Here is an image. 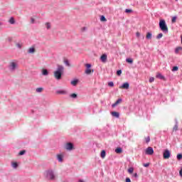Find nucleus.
<instances>
[{"label": "nucleus", "mask_w": 182, "mask_h": 182, "mask_svg": "<svg viewBox=\"0 0 182 182\" xmlns=\"http://www.w3.org/2000/svg\"><path fill=\"white\" fill-rule=\"evenodd\" d=\"M65 70V68L63 65H58L57 69L53 73V76L56 80H60L62 79V75H63V72Z\"/></svg>", "instance_id": "f257e3e1"}, {"label": "nucleus", "mask_w": 182, "mask_h": 182, "mask_svg": "<svg viewBox=\"0 0 182 182\" xmlns=\"http://www.w3.org/2000/svg\"><path fill=\"white\" fill-rule=\"evenodd\" d=\"M44 176L48 180H55L56 176H55V172L52 169H48L44 172Z\"/></svg>", "instance_id": "f03ea898"}, {"label": "nucleus", "mask_w": 182, "mask_h": 182, "mask_svg": "<svg viewBox=\"0 0 182 182\" xmlns=\"http://www.w3.org/2000/svg\"><path fill=\"white\" fill-rule=\"evenodd\" d=\"M159 28L162 32L167 33L168 32V27H167V24H166L165 20L159 21Z\"/></svg>", "instance_id": "7ed1b4c3"}, {"label": "nucleus", "mask_w": 182, "mask_h": 182, "mask_svg": "<svg viewBox=\"0 0 182 182\" xmlns=\"http://www.w3.org/2000/svg\"><path fill=\"white\" fill-rule=\"evenodd\" d=\"M18 69V63L15 62H11L9 65V70L10 72H15Z\"/></svg>", "instance_id": "20e7f679"}, {"label": "nucleus", "mask_w": 182, "mask_h": 182, "mask_svg": "<svg viewBox=\"0 0 182 182\" xmlns=\"http://www.w3.org/2000/svg\"><path fill=\"white\" fill-rule=\"evenodd\" d=\"M85 67H86V70L85 71V73L86 75H91L92 73H93L94 70H92V65L91 64H89V63H87L85 64Z\"/></svg>", "instance_id": "39448f33"}, {"label": "nucleus", "mask_w": 182, "mask_h": 182, "mask_svg": "<svg viewBox=\"0 0 182 182\" xmlns=\"http://www.w3.org/2000/svg\"><path fill=\"white\" fill-rule=\"evenodd\" d=\"M63 157H65V154L63 152L60 154H58L56 155V159L58 161V163H63Z\"/></svg>", "instance_id": "423d86ee"}, {"label": "nucleus", "mask_w": 182, "mask_h": 182, "mask_svg": "<svg viewBox=\"0 0 182 182\" xmlns=\"http://www.w3.org/2000/svg\"><path fill=\"white\" fill-rule=\"evenodd\" d=\"M146 154H148L149 156H152V154H154V150H153V148L151 146H149L146 151Z\"/></svg>", "instance_id": "0eeeda50"}, {"label": "nucleus", "mask_w": 182, "mask_h": 182, "mask_svg": "<svg viewBox=\"0 0 182 182\" xmlns=\"http://www.w3.org/2000/svg\"><path fill=\"white\" fill-rule=\"evenodd\" d=\"M36 53V48H35V46H31L27 50V53L29 55H33V53Z\"/></svg>", "instance_id": "6e6552de"}, {"label": "nucleus", "mask_w": 182, "mask_h": 182, "mask_svg": "<svg viewBox=\"0 0 182 182\" xmlns=\"http://www.w3.org/2000/svg\"><path fill=\"white\" fill-rule=\"evenodd\" d=\"M170 154H171L170 151H168V149H166L164 151V154H163L164 159H170Z\"/></svg>", "instance_id": "1a4fd4ad"}, {"label": "nucleus", "mask_w": 182, "mask_h": 182, "mask_svg": "<svg viewBox=\"0 0 182 182\" xmlns=\"http://www.w3.org/2000/svg\"><path fill=\"white\" fill-rule=\"evenodd\" d=\"M42 76H49V71L46 68H43L41 70Z\"/></svg>", "instance_id": "9d476101"}, {"label": "nucleus", "mask_w": 182, "mask_h": 182, "mask_svg": "<svg viewBox=\"0 0 182 182\" xmlns=\"http://www.w3.org/2000/svg\"><path fill=\"white\" fill-rule=\"evenodd\" d=\"M57 95H68V91L65 90H59L56 91Z\"/></svg>", "instance_id": "9b49d317"}, {"label": "nucleus", "mask_w": 182, "mask_h": 182, "mask_svg": "<svg viewBox=\"0 0 182 182\" xmlns=\"http://www.w3.org/2000/svg\"><path fill=\"white\" fill-rule=\"evenodd\" d=\"M9 23H10V25H15V23H16V21H15V18L14 17H11L9 21H8Z\"/></svg>", "instance_id": "f8f14e48"}, {"label": "nucleus", "mask_w": 182, "mask_h": 182, "mask_svg": "<svg viewBox=\"0 0 182 182\" xmlns=\"http://www.w3.org/2000/svg\"><path fill=\"white\" fill-rule=\"evenodd\" d=\"M100 59L103 63H106V61L107 60V55L103 54L101 57Z\"/></svg>", "instance_id": "ddd939ff"}, {"label": "nucleus", "mask_w": 182, "mask_h": 182, "mask_svg": "<svg viewBox=\"0 0 182 182\" xmlns=\"http://www.w3.org/2000/svg\"><path fill=\"white\" fill-rule=\"evenodd\" d=\"M156 77H157L158 79H161V80H166V77H164V76H163V75H161L160 73H158L156 74Z\"/></svg>", "instance_id": "4468645a"}, {"label": "nucleus", "mask_w": 182, "mask_h": 182, "mask_svg": "<svg viewBox=\"0 0 182 182\" xmlns=\"http://www.w3.org/2000/svg\"><path fill=\"white\" fill-rule=\"evenodd\" d=\"M111 114L112 116H113V117H117V119H119V117H120V114H119V112H112Z\"/></svg>", "instance_id": "2eb2a0df"}, {"label": "nucleus", "mask_w": 182, "mask_h": 182, "mask_svg": "<svg viewBox=\"0 0 182 182\" xmlns=\"http://www.w3.org/2000/svg\"><path fill=\"white\" fill-rule=\"evenodd\" d=\"M120 89H129V82H125L119 87Z\"/></svg>", "instance_id": "dca6fc26"}, {"label": "nucleus", "mask_w": 182, "mask_h": 182, "mask_svg": "<svg viewBox=\"0 0 182 182\" xmlns=\"http://www.w3.org/2000/svg\"><path fill=\"white\" fill-rule=\"evenodd\" d=\"M115 152L117 154H120L121 153H123V149H122L121 147H118L115 149Z\"/></svg>", "instance_id": "f3484780"}, {"label": "nucleus", "mask_w": 182, "mask_h": 182, "mask_svg": "<svg viewBox=\"0 0 182 182\" xmlns=\"http://www.w3.org/2000/svg\"><path fill=\"white\" fill-rule=\"evenodd\" d=\"M36 93H42L43 92V87H38L36 89Z\"/></svg>", "instance_id": "a211bd4d"}, {"label": "nucleus", "mask_w": 182, "mask_h": 182, "mask_svg": "<svg viewBox=\"0 0 182 182\" xmlns=\"http://www.w3.org/2000/svg\"><path fill=\"white\" fill-rule=\"evenodd\" d=\"M100 156H101L102 159H105V157H106V151L102 150V151H101Z\"/></svg>", "instance_id": "6ab92c4d"}, {"label": "nucleus", "mask_w": 182, "mask_h": 182, "mask_svg": "<svg viewBox=\"0 0 182 182\" xmlns=\"http://www.w3.org/2000/svg\"><path fill=\"white\" fill-rule=\"evenodd\" d=\"M11 166L13 167V168H18V163L12 162L11 163Z\"/></svg>", "instance_id": "aec40b11"}, {"label": "nucleus", "mask_w": 182, "mask_h": 182, "mask_svg": "<svg viewBox=\"0 0 182 182\" xmlns=\"http://www.w3.org/2000/svg\"><path fill=\"white\" fill-rule=\"evenodd\" d=\"M78 82H79V80H74L71 81V85H73V86H76V85H77Z\"/></svg>", "instance_id": "412c9836"}, {"label": "nucleus", "mask_w": 182, "mask_h": 182, "mask_svg": "<svg viewBox=\"0 0 182 182\" xmlns=\"http://www.w3.org/2000/svg\"><path fill=\"white\" fill-rule=\"evenodd\" d=\"M16 46L18 48V49H22V43H16Z\"/></svg>", "instance_id": "4be33fe9"}, {"label": "nucleus", "mask_w": 182, "mask_h": 182, "mask_svg": "<svg viewBox=\"0 0 182 182\" xmlns=\"http://www.w3.org/2000/svg\"><path fill=\"white\" fill-rule=\"evenodd\" d=\"M45 26H46V29H50V28H51V25H50V23H45Z\"/></svg>", "instance_id": "5701e85b"}, {"label": "nucleus", "mask_w": 182, "mask_h": 182, "mask_svg": "<svg viewBox=\"0 0 182 182\" xmlns=\"http://www.w3.org/2000/svg\"><path fill=\"white\" fill-rule=\"evenodd\" d=\"M75 149V147L73 146V144L69 143V151Z\"/></svg>", "instance_id": "b1692460"}, {"label": "nucleus", "mask_w": 182, "mask_h": 182, "mask_svg": "<svg viewBox=\"0 0 182 182\" xmlns=\"http://www.w3.org/2000/svg\"><path fill=\"white\" fill-rule=\"evenodd\" d=\"M133 171H134V168L133 167H131L128 169V173H129V174L133 173Z\"/></svg>", "instance_id": "393cba45"}, {"label": "nucleus", "mask_w": 182, "mask_h": 182, "mask_svg": "<svg viewBox=\"0 0 182 182\" xmlns=\"http://www.w3.org/2000/svg\"><path fill=\"white\" fill-rule=\"evenodd\" d=\"M63 147L65 150H69V142H67Z\"/></svg>", "instance_id": "a878e982"}, {"label": "nucleus", "mask_w": 182, "mask_h": 182, "mask_svg": "<svg viewBox=\"0 0 182 182\" xmlns=\"http://www.w3.org/2000/svg\"><path fill=\"white\" fill-rule=\"evenodd\" d=\"M100 21L102 22H106V21H107V20L106 19V17H105V16H102L100 18Z\"/></svg>", "instance_id": "bb28decb"}, {"label": "nucleus", "mask_w": 182, "mask_h": 182, "mask_svg": "<svg viewBox=\"0 0 182 182\" xmlns=\"http://www.w3.org/2000/svg\"><path fill=\"white\" fill-rule=\"evenodd\" d=\"M176 21H177V16H173L172 18L171 22L172 23H176Z\"/></svg>", "instance_id": "cd10ccee"}, {"label": "nucleus", "mask_w": 182, "mask_h": 182, "mask_svg": "<svg viewBox=\"0 0 182 182\" xmlns=\"http://www.w3.org/2000/svg\"><path fill=\"white\" fill-rule=\"evenodd\" d=\"M126 62H127V63H133V59L132 58H127L126 59Z\"/></svg>", "instance_id": "c85d7f7f"}, {"label": "nucleus", "mask_w": 182, "mask_h": 182, "mask_svg": "<svg viewBox=\"0 0 182 182\" xmlns=\"http://www.w3.org/2000/svg\"><path fill=\"white\" fill-rule=\"evenodd\" d=\"M146 39H151V33H146Z\"/></svg>", "instance_id": "c756f323"}, {"label": "nucleus", "mask_w": 182, "mask_h": 182, "mask_svg": "<svg viewBox=\"0 0 182 182\" xmlns=\"http://www.w3.org/2000/svg\"><path fill=\"white\" fill-rule=\"evenodd\" d=\"M182 50L181 47H178V48H176L175 53H178V52H180V50Z\"/></svg>", "instance_id": "7c9ffc66"}, {"label": "nucleus", "mask_w": 182, "mask_h": 182, "mask_svg": "<svg viewBox=\"0 0 182 182\" xmlns=\"http://www.w3.org/2000/svg\"><path fill=\"white\" fill-rule=\"evenodd\" d=\"M25 153H26V151H25V150L21 151L18 154V156H23V154H25Z\"/></svg>", "instance_id": "2f4dec72"}, {"label": "nucleus", "mask_w": 182, "mask_h": 182, "mask_svg": "<svg viewBox=\"0 0 182 182\" xmlns=\"http://www.w3.org/2000/svg\"><path fill=\"white\" fill-rule=\"evenodd\" d=\"M177 70H178V67L177 66L173 67L172 72H176Z\"/></svg>", "instance_id": "473e14b6"}, {"label": "nucleus", "mask_w": 182, "mask_h": 182, "mask_svg": "<svg viewBox=\"0 0 182 182\" xmlns=\"http://www.w3.org/2000/svg\"><path fill=\"white\" fill-rule=\"evenodd\" d=\"M70 97H73V99H76V97H77V95L75 93L71 94Z\"/></svg>", "instance_id": "72a5a7b5"}, {"label": "nucleus", "mask_w": 182, "mask_h": 182, "mask_svg": "<svg viewBox=\"0 0 182 182\" xmlns=\"http://www.w3.org/2000/svg\"><path fill=\"white\" fill-rule=\"evenodd\" d=\"M125 12L127 13V14H132V12H133V10H132V9H126L125 10Z\"/></svg>", "instance_id": "f704fd0d"}, {"label": "nucleus", "mask_w": 182, "mask_h": 182, "mask_svg": "<svg viewBox=\"0 0 182 182\" xmlns=\"http://www.w3.org/2000/svg\"><path fill=\"white\" fill-rule=\"evenodd\" d=\"M161 38H163V33H160L157 36L156 38L157 39H161Z\"/></svg>", "instance_id": "c9c22d12"}, {"label": "nucleus", "mask_w": 182, "mask_h": 182, "mask_svg": "<svg viewBox=\"0 0 182 182\" xmlns=\"http://www.w3.org/2000/svg\"><path fill=\"white\" fill-rule=\"evenodd\" d=\"M108 86H109V87H113V86H114V83H113V82H109L108 83Z\"/></svg>", "instance_id": "e433bc0d"}, {"label": "nucleus", "mask_w": 182, "mask_h": 182, "mask_svg": "<svg viewBox=\"0 0 182 182\" xmlns=\"http://www.w3.org/2000/svg\"><path fill=\"white\" fill-rule=\"evenodd\" d=\"M145 141H146V143H149L150 142V136H147L146 138H145Z\"/></svg>", "instance_id": "4c0bfd02"}, {"label": "nucleus", "mask_w": 182, "mask_h": 182, "mask_svg": "<svg viewBox=\"0 0 182 182\" xmlns=\"http://www.w3.org/2000/svg\"><path fill=\"white\" fill-rule=\"evenodd\" d=\"M181 159H182V154H178L177 155V159L178 160H181Z\"/></svg>", "instance_id": "58836bf2"}, {"label": "nucleus", "mask_w": 182, "mask_h": 182, "mask_svg": "<svg viewBox=\"0 0 182 182\" xmlns=\"http://www.w3.org/2000/svg\"><path fill=\"white\" fill-rule=\"evenodd\" d=\"M64 63L67 65L69 66V60L64 59Z\"/></svg>", "instance_id": "ea45409f"}, {"label": "nucleus", "mask_w": 182, "mask_h": 182, "mask_svg": "<svg viewBox=\"0 0 182 182\" xmlns=\"http://www.w3.org/2000/svg\"><path fill=\"white\" fill-rule=\"evenodd\" d=\"M153 82H154V77H151L149 78V83H153Z\"/></svg>", "instance_id": "a19ab883"}, {"label": "nucleus", "mask_w": 182, "mask_h": 182, "mask_svg": "<svg viewBox=\"0 0 182 182\" xmlns=\"http://www.w3.org/2000/svg\"><path fill=\"white\" fill-rule=\"evenodd\" d=\"M117 76H120V75H122V70H119L117 71Z\"/></svg>", "instance_id": "79ce46f5"}, {"label": "nucleus", "mask_w": 182, "mask_h": 182, "mask_svg": "<svg viewBox=\"0 0 182 182\" xmlns=\"http://www.w3.org/2000/svg\"><path fill=\"white\" fill-rule=\"evenodd\" d=\"M31 23L32 24L35 23V18L33 17L31 18Z\"/></svg>", "instance_id": "37998d69"}, {"label": "nucleus", "mask_w": 182, "mask_h": 182, "mask_svg": "<svg viewBox=\"0 0 182 182\" xmlns=\"http://www.w3.org/2000/svg\"><path fill=\"white\" fill-rule=\"evenodd\" d=\"M116 105H119V103H122V99H118L116 102H115Z\"/></svg>", "instance_id": "c03bdc74"}, {"label": "nucleus", "mask_w": 182, "mask_h": 182, "mask_svg": "<svg viewBox=\"0 0 182 182\" xmlns=\"http://www.w3.org/2000/svg\"><path fill=\"white\" fill-rule=\"evenodd\" d=\"M144 167H149L150 166V163L143 164Z\"/></svg>", "instance_id": "a18cd8bd"}, {"label": "nucleus", "mask_w": 182, "mask_h": 182, "mask_svg": "<svg viewBox=\"0 0 182 182\" xmlns=\"http://www.w3.org/2000/svg\"><path fill=\"white\" fill-rule=\"evenodd\" d=\"M178 129V127L177 125H175L173 127V130H175V132H177Z\"/></svg>", "instance_id": "49530a36"}, {"label": "nucleus", "mask_w": 182, "mask_h": 182, "mask_svg": "<svg viewBox=\"0 0 182 182\" xmlns=\"http://www.w3.org/2000/svg\"><path fill=\"white\" fill-rule=\"evenodd\" d=\"M125 182H132V181L130 180V178H126Z\"/></svg>", "instance_id": "de8ad7c7"}, {"label": "nucleus", "mask_w": 182, "mask_h": 182, "mask_svg": "<svg viewBox=\"0 0 182 182\" xmlns=\"http://www.w3.org/2000/svg\"><path fill=\"white\" fill-rule=\"evenodd\" d=\"M116 106H117V104H116V102L112 105V107H116Z\"/></svg>", "instance_id": "09e8293b"}, {"label": "nucleus", "mask_w": 182, "mask_h": 182, "mask_svg": "<svg viewBox=\"0 0 182 182\" xmlns=\"http://www.w3.org/2000/svg\"><path fill=\"white\" fill-rule=\"evenodd\" d=\"M136 36H140V33H136Z\"/></svg>", "instance_id": "8fccbe9b"}, {"label": "nucleus", "mask_w": 182, "mask_h": 182, "mask_svg": "<svg viewBox=\"0 0 182 182\" xmlns=\"http://www.w3.org/2000/svg\"><path fill=\"white\" fill-rule=\"evenodd\" d=\"M134 177H137V174H136V173H134Z\"/></svg>", "instance_id": "3c124183"}, {"label": "nucleus", "mask_w": 182, "mask_h": 182, "mask_svg": "<svg viewBox=\"0 0 182 182\" xmlns=\"http://www.w3.org/2000/svg\"><path fill=\"white\" fill-rule=\"evenodd\" d=\"M78 182H85L83 180H79Z\"/></svg>", "instance_id": "603ef678"}, {"label": "nucleus", "mask_w": 182, "mask_h": 182, "mask_svg": "<svg viewBox=\"0 0 182 182\" xmlns=\"http://www.w3.org/2000/svg\"><path fill=\"white\" fill-rule=\"evenodd\" d=\"M0 26H2V23L1 22H0Z\"/></svg>", "instance_id": "864d4df0"}, {"label": "nucleus", "mask_w": 182, "mask_h": 182, "mask_svg": "<svg viewBox=\"0 0 182 182\" xmlns=\"http://www.w3.org/2000/svg\"><path fill=\"white\" fill-rule=\"evenodd\" d=\"M176 1H178V0H176Z\"/></svg>", "instance_id": "5fc2aeb1"}]
</instances>
